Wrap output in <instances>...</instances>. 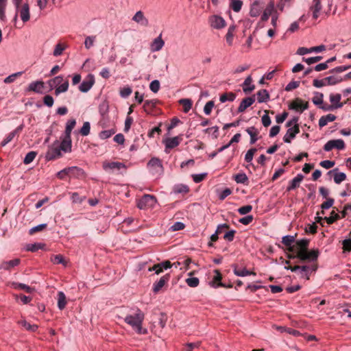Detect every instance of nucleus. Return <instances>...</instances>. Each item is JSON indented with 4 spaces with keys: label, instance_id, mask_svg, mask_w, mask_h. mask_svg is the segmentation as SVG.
I'll use <instances>...</instances> for the list:
<instances>
[{
    "label": "nucleus",
    "instance_id": "obj_1",
    "mask_svg": "<svg viewBox=\"0 0 351 351\" xmlns=\"http://www.w3.org/2000/svg\"><path fill=\"white\" fill-rule=\"evenodd\" d=\"M15 7V15L12 22L16 27L18 26V17L19 16L23 23L29 21L30 19L29 5L27 3H23V0H12Z\"/></svg>",
    "mask_w": 351,
    "mask_h": 351
},
{
    "label": "nucleus",
    "instance_id": "obj_2",
    "mask_svg": "<svg viewBox=\"0 0 351 351\" xmlns=\"http://www.w3.org/2000/svg\"><path fill=\"white\" fill-rule=\"evenodd\" d=\"M143 319V313L140 309H137L134 315H127L125 317L124 321L125 323L131 326L132 328L138 334H142L145 332V330L143 331L142 328V323Z\"/></svg>",
    "mask_w": 351,
    "mask_h": 351
},
{
    "label": "nucleus",
    "instance_id": "obj_3",
    "mask_svg": "<svg viewBox=\"0 0 351 351\" xmlns=\"http://www.w3.org/2000/svg\"><path fill=\"white\" fill-rule=\"evenodd\" d=\"M157 203L156 197L152 195H145L138 202L137 206L140 209L154 208Z\"/></svg>",
    "mask_w": 351,
    "mask_h": 351
},
{
    "label": "nucleus",
    "instance_id": "obj_4",
    "mask_svg": "<svg viewBox=\"0 0 351 351\" xmlns=\"http://www.w3.org/2000/svg\"><path fill=\"white\" fill-rule=\"evenodd\" d=\"M62 150L59 146V141H54L51 145L49 146L48 150L45 154L47 160H52L62 156Z\"/></svg>",
    "mask_w": 351,
    "mask_h": 351
},
{
    "label": "nucleus",
    "instance_id": "obj_5",
    "mask_svg": "<svg viewBox=\"0 0 351 351\" xmlns=\"http://www.w3.org/2000/svg\"><path fill=\"white\" fill-rule=\"evenodd\" d=\"M147 167L153 175L160 176L164 171L161 160L158 158H152L148 162Z\"/></svg>",
    "mask_w": 351,
    "mask_h": 351
},
{
    "label": "nucleus",
    "instance_id": "obj_6",
    "mask_svg": "<svg viewBox=\"0 0 351 351\" xmlns=\"http://www.w3.org/2000/svg\"><path fill=\"white\" fill-rule=\"evenodd\" d=\"M319 256L318 250H312L311 251L300 250L297 252V254L294 256L300 258L301 261L308 260L310 261H314L317 260Z\"/></svg>",
    "mask_w": 351,
    "mask_h": 351
},
{
    "label": "nucleus",
    "instance_id": "obj_7",
    "mask_svg": "<svg viewBox=\"0 0 351 351\" xmlns=\"http://www.w3.org/2000/svg\"><path fill=\"white\" fill-rule=\"evenodd\" d=\"M104 170L108 173H112L114 171L125 170L127 167L123 162L104 161L102 165Z\"/></svg>",
    "mask_w": 351,
    "mask_h": 351
},
{
    "label": "nucleus",
    "instance_id": "obj_8",
    "mask_svg": "<svg viewBox=\"0 0 351 351\" xmlns=\"http://www.w3.org/2000/svg\"><path fill=\"white\" fill-rule=\"evenodd\" d=\"M317 267L314 265H303L299 266V269H298L297 272L298 273L300 278L308 280L310 278L311 274L313 271H315Z\"/></svg>",
    "mask_w": 351,
    "mask_h": 351
},
{
    "label": "nucleus",
    "instance_id": "obj_9",
    "mask_svg": "<svg viewBox=\"0 0 351 351\" xmlns=\"http://www.w3.org/2000/svg\"><path fill=\"white\" fill-rule=\"evenodd\" d=\"M334 148L339 150L343 149L345 148L344 141L342 139L330 140L328 141L324 146V149L326 152H329Z\"/></svg>",
    "mask_w": 351,
    "mask_h": 351
},
{
    "label": "nucleus",
    "instance_id": "obj_10",
    "mask_svg": "<svg viewBox=\"0 0 351 351\" xmlns=\"http://www.w3.org/2000/svg\"><path fill=\"white\" fill-rule=\"evenodd\" d=\"M289 108L291 110L302 112L308 108V104L307 101H303L301 99L297 98L289 104Z\"/></svg>",
    "mask_w": 351,
    "mask_h": 351
},
{
    "label": "nucleus",
    "instance_id": "obj_11",
    "mask_svg": "<svg viewBox=\"0 0 351 351\" xmlns=\"http://www.w3.org/2000/svg\"><path fill=\"white\" fill-rule=\"evenodd\" d=\"M95 77L89 74L79 86V90L82 93H87L94 85Z\"/></svg>",
    "mask_w": 351,
    "mask_h": 351
},
{
    "label": "nucleus",
    "instance_id": "obj_12",
    "mask_svg": "<svg viewBox=\"0 0 351 351\" xmlns=\"http://www.w3.org/2000/svg\"><path fill=\"white\" fill-rule=\"evenodd\" d=\"M182 141L180 136H175L173 138H167L163 140L162 143L165 145V152L169 153V150L173 149L178 146Z\"/></svg>",
    "mask_w": 351,
    "mask_h": 351
},
{
    "label": "nucleus",
    "instance_id": "obj_13",
    "mask_svg": "<svg viewBox=\"0 0 351 351\" xmlns=\"http://www.w3.org/2000/svg\"><path fill=\"white\" fill-rule=\"evenodd\" d=\"M132 20L142 27H147L149 25L148 19L141 10L137 11L132 16Z\"/></svg>",
    "mask_w": 351,
    "mask_h": 351
},
{
    "label": "nucleus",
    "instance_id": "obj_14",
    "mask_svg": "<svg viewBox=\"0 0 351 351\" xmlns=\"http://www.w3.org/2000/svg\"><path fill=\"white\" fill-rule=\"evenodd\" d=\"M326 49V46L324 45H321L316 47H313L310 48H306V47H300L298 49L297 54L300 56H304L307 53H310L312 52H322Z\"/></svg>",
    "mask_w": 351,
    "mask_h": 351
},
{
    "label": "nucleus",
    "instance_id": "obj_15",
    "mask_svg": "<svg viewBox=\"0 0 351 351\" xmlns=\"http://www.w3.org/2000/svg\"><path fill=\"white\" fill-rule=\"evenodd\" d=\"M341 95L339 93H331L329 95L330 102L335 109L341 108L347 103V101L341 102Z\"/></svg>",
    "mask_w": 351,
    "mask_h": 351
},
{
    "label": "nucleus",
    "instance_id": "obj_16",
    "mask_svg": "<svg viewBox=\"0 0 351 351\" xmlns=\"http://www.w3.org/2000/svg\"><path fill=\"white\" fill-rule=\"evenodd\" d=\"M299 132V126L289 128L283 137L284 142L286 143H290Z\"/></svg>",
    "mask_w": 351,
    "mask_h": 351
},
{
    "label": "nucleus",
    "instance_id": "obj_17",
    "mask_svg": "<svg viewBox=\"0 0 351 351\" xmlns=\"http://www.w3.org/2000/svg\"><path fill=\"white\" fill-rule=\"evenodd\" d=\"M165 45V42L162 38L161 34L159 35L157 38L154 39V40L150 44V50L152 52H156L162 49Z\"/></svg>",
    "mask_w": 351,
    "mask_h": 351
},
{
    "label": "nucleus",
    "instance_id": "obj_18",
    "mask_svg": "<svg viewBox=\"0 0 351 351\" xmlns=\"http://www.w3.org/2000/svg\"><path fill=\"white\" fill-rule=\"evenodd\" d=\"M210 25L215 29H221L225 27L226 21L225 20L219 16H213L210 19Z\"/></svg>",
    "mask_w": 351,
    "mask_h": 351
},
{
    "label": "nucleus",
    "instance_id": "obj_19",
    "mask_svg": "<svg viewBox=\"0 0 351 351\" xmlns=\"http://www.w3.org/2000/svg\"><path fill=\"white\" fill-rule=\"evenodd\" d=\"M59 146L62 152L68 153L71 152V136H64L61 143L59 142Z\"/></svg>",
    "mask_w": 351,
    "mask_h": 351
},
{
    "label": "nucleus",
    "instance_id": "obj_20",
    "mask_svg": "<svg viewBox=\"0 0 351 351\" xmlns=\"http://www.w3.org/2000/svg\"><path fill=\"white\" fill-rule=\"evenodd\" d=\"M275 12V6L274 1H270L267 7L265 8L263 13L261 16L262 21H267L270 16H272Z\"/></svg>",
    "mask_w": 351,
    "mask_h": 351
},
{
    "label": "nucleus",
    "instance_id": "obj_21",
    "mask_svg": "<svg viewBox=\"0 0 351 351\" xmlns=\"http://www.w3.org/2000/svg\"><path fill=\"white\" fill-rule=\"evenodd\" d=\"M263 9V6L259 1H254L250 7V15L252 17H256L260 15L261 10Z\"/></svg>",
    "mask_w": 351,
    "mask_h": 351
},
{
    "label": "nucleus",
    "instance_id": "obj_22",
    "mask_svg": "<svg viewBox=\"0 0 351 351\" xmlns=\"http://www.w3.org/2000/svg\"><path fill=\"white\" fill-rule=\"evenodd\" d=\"M304 179V176L302 174H298L293 179H292L289 182V184L287 188V191H290L295 189L296 188L300 186V183Z\"/></svg>",
    "mask_w": 351,
    "mask_h": 351
},
{
    "label": "nucleus",
    "instance_id": "obj_23",
    "mask_svg": "<svg viewBox=\"0 0 351 351\" xmlns=\"http://www.w3.org/2000/svg\"><path fill=\"white\" fill-rule=\"evenodd\" d=\"M169 280V274H166V275L162 276L158 281L154 283L153 291L154 293H158Z\"/></svg>",
    "mask_w": 351,
    "mask_h": 351
},
{
    "label": "nucleus",
    "instance_id": "obj_24",
    "mask_svg": "<svg viewBox=\"0 0 351 351\" xmlns=\"http://www.w3.org/2000/svg\"><path fill=\"white\" fill-rule=\"evenodd\" d=\"M254 97H248L243 99L238 108V112H244L248 107L252 106L254 103Z\"/></svg>",
    "mask_w": 351,
    "mask_h": 351
},
{
    "label": "nucleus",
    "instance_id": "obj_25",
    "mask_svg": "<svg viewBox=\"0 0 351 351\" xmlns=\"http://www.w3.org/2000/svg\"><path fill=\"white\" fill-rule=\"evenodd\" d=\"M68 173H69V176L74 178H81L84 176V171L82 169L73 166L68 167Z\"/></svg>",
    "mask_w": 351,
    "mask_h": 351
},
{
    "label": "nucleus",
    "instance_id": "obj_26",
    "mask_svg": "<svg viewBox=\"0 0 351 351\" xmlns=\"http://www.w3.org/2000/svg\"><path fill=\"white\" fill-rule=\"evenodd\" d=\"M43 88L44 82L43 81H35L29 84L27 90L33 91L36 93H42Z\"/></svg>",
    "mask_w": 351,
    "mask_h": 351
},
{
    "label": "nucleus",
    "instance_id": "obj_27",
    "mask_svg": "<svg viewBox=\"0 0 351 351\" xmlns=\"http://www.w3.org/2000/svg\"><path fill=\"white\" fill-rule=\"evenodd\" d=\"M214 276L213 279L211 282H209V285L213 288H217L219 287H225V285L221 282V274L220 271L217 269L214 270Z\"/></svg>",
    "mask_w": 351,
    "mask_h": 351
},
{
    "label": "nucleus",
    "instance_id": "obj_28",
    "mask_svg": "<svg viewBox=\"0 0 351 351\" xmlns=\"http://www.w3.org/2000/svg\"><path fill=\"white\" fill-rule=\"evenodd\" d=\"M242 86L243 92L247 94L254 90L255 86L252 84V78L251 75H249L245 78Z\"/></svg>",
    "mask_w": 351,
    "mask_h": 351
},
{
    "label": "nucleus",
    "instance_id": "obj_29",
    "mask_svg": "<svg viewBox=\"0 0 351 351\" xmlns=\"http://www.w3.org/2000/svg\"><path fill=\"white\" fill-rule=\"evenodd\" d=\"M328 174L334 173V181L336 184H340L346 179V175L343 172H338L337 169L328 171Z\"/></svg>",
    "mask_w": 351,
    "mask_h": 351
},
{
    "label": "nucleus",
    "instance_id": "obj_30",
    "mask_svg": "<svg viewBox=\"0 0 351 351\" xmlns=\"http://www.w3.org/2000/svg\"><path fill=\"white\" fill-rule=\"evenodd\" d=\"M337 117L332 114H328L325 116H322L319 119V126L323 128L326 126L329 122L334 121L336 120Z\"/></svg>",
    "mask_w": 351,
    "mask_h": 351
},
{
    "label": "nucleus",
    "instance_id": "obj_31",
    "mask_svg": "<svg viewBox=\"0 0 351 351\" xmlns=\"http://www.w3.org/2000/svg\"><path fill=\"white\" fill-rule=\"evenodd\" d=\"M311 10L313 12V17L315 19H317L319 16V12L322 10V5L319 0H313L312 5L311 6Z\"/></svg>",
    "mask_w": 351,
    "mask_h": 351
},
{
    "label": "nucleus",
    "instance_id": "obj_32",
    "mask_svg": "<svg viewBox=\"0 0 351 351\" xmlns=\"http://www.w3.org/2000/svg\"><path fill=\"white\" fill-rule=\"evenodd\" d=\"M20 263V259L19 258H14L10 261H6L2 263L1 264V268L5 270H10L12 267H14L15 266H17Z\"/></svg>",
    "mask_w": 351,
    "mask_h": 351
},
{
    "label": "nucleus",
    "instance_id": "obj_33",
    "mask_svg": "<svg viewBox=\"0 0 351 351\" xmlns=\"http://www.w3.org/2000/svg\"><path fill=\"white\" fill-rule=\"evenodd\" d=\"M234 274L240 277H244L249 275H256V273L248 271L245 268H238L237 266H234Z\"/></svg>",
    "mask_w": 351,
    "mask_h": 351
},
{
    "label": "nucleus",
    "instance_id": "obj_34",
    "mask_svg": "<svg viewBox=\"0 0 351 351\" xmlns=\"http://www.w3.org/2000/svg\"><path fill=\"white\" fill-rule=\"evenodd\" d=\"M245 131L250 136V143H255L258 140L257 135L258 134V132L257 129L254 127H250L247 128Z\"/></svg>",
    "mask_w": 351,
    "mask_h": 351
},
{
    "label": "nucleus",
    "instance_id": "obj_35",
    "mask_svg": "<svg viewBox=\"0 0 351 351\" xmlns=\"http://www.w3.org/2000/svg\"><path fill=\"white\" fill-rule=\"evenodd\" d=\"M22 130V126H19L18 127L16 130H14V131L10 132L7 136L5 138V139L1 142V146H5L8 143H10L13 138L14 137L16 136V134Z\"/></svg>",
    "mask_w": 351,
    "mask_h": 351
},
{
    "label": "nucleus",
    "instance_id": "obj_36",
    "mask_svg": "<svg viewBox=\"0 0 351 351\" xmlns=\"http://www.w3.org/2000/svg\"><path fill=\"white\" fill-rule=\"evenodd\" d=\"M257 100L258 103L266 102L269 99V94L265 89H262L257 93Z\"/></svg>",
    "mask_w": 351,
    "mask_h": 351
},
{
    "label": "nucleus",
    "instance_id": "obj_37",
    "mask_svg": "<svg viewBox=\"0 0 351 351\" xmlns=\"http://www.w3.org/2000/svg\"><path fill=\"white\" fill-rule=\"evenodd\" d=\"M66 305V298L65 294L62 291L58 293V307L60 310H62Z\"/></svg>",
    "mask_w": 351,
    "mask_h": 351
},
{
    "label": "nucleus",
    "instance_id": "obj_38",
    "mask_svg": "<svg viewBox=\"0 0 351 351\" xmlns=\"http://www.w3.org/2000/svg\"><path fill=\"white\" fill-rule=\"evenodd\" d=\"M235 26L230 25L228 27L227 34L226 35V40L228 45L232 46L233 44V38H234V32L235 31Z\"/></svg>",
    "mask_w": 351,
    "mask_h": 351
},
{
    "label": "nucleus",
    "instance_id": "obj_39",
    "mask_svg": "<svg viewBox=\"0 0 351 351\" xmlns=\"http://www.w3.org/2000/svg\"><path fill=\"white\" fill-rule=\"evenodd\" d=\"M7 5V0H0V20L2 23L7 21L5 15V9Z\"/></svg>",
    "mask_w": 351,
    "mask_h": 351
},
{
    "label": "nucleus",
    "instance_id": "obj_40",
    "mask_svg": "<svg viewBox=\"0 0 351 351\" xmlns=\"http://www.w3.org/2000/svg\"><path fill=\"white\" fill-rule=\"evenodd\" d=\"M236 99V95L232 92L226 93L222 94L219 97V101L221 103L226 101H233Z\"/></svg>",
    "mask_w": 351,
    "mask_h": 351
},
{
    "label": "nucleus",
    "instance_id": "obj_41",
    "mask_svg": "<svg viewBox=\"0 0 351 351\" xmlns=\"http://www.w3.org/2000/svg\"><path fill=\"white\" fill-rule=\"evenodd\" d=\"M67 45L64 43H58L54 48L53 55L56 57L62 54L63 51L66 49Z\"/></svg>",
    "mask_w": 351,
    "mask_h": 351
},
{
    "label": "nucleus",
    "instance_id": "obj_42",
    "mask_svg": "<svg viewBox=\"0 0 351 351\" xmlns=\"http://www.w3.org/2000/svg\"><path fill=\"white\" fill-rule=\"evenodd\" d=\"M69 81L67 80H65V81L61 84V85L58 86L55 89V94L56 95H59L61 93H65L68 90L69 88Z\"/></svg>",
    "mask_w": 351,
    "mask_h": 351
},
{
    "label": "nucleus",
    "instance_id": "obj_43",
    "mask_svg": "<svg viewBox=\"0 0 351 351\" xmlns=\"http://www.w3.org/2000/svg\"><path fill=\"white\" fill-rule=\"evenodd\" d=\"M327 86L335 85L342 81V78L338 76H328L325 77Z\"/></svg>",
    "mask_w": 351,
    "mask_h": 351
},
{
    "label": "nucleus",
    "instance_id": "obj_44",
    "mask_svg": "<svg viewBox=\"0 0 351 351\" xmlns=\"http://www.w3.org/2000/svg\"><path fill=\"white\" fill-rule=\"evenodd\" d=\"M76 124L75 119H70L66 122L65 128V136H71V131Z\"/></svg>",
    "mask_w": 351,
    "mask_h": 351
},
{
    "label": "nucleus",
    "instance_id": "obj_45",
    "mask_svg": "<svg viewBox=\"0 0 351 351\" xmlns=\"http://www.w3.org/2000/svg\"><path fill=\"white\" fill-rule=\"evenodd\" d=\"M96 36H88L85 38L84 47L86 49H90L95 45Z\"/></svg>",
    "mask_w": 351,
    "mask_h": 351
},
{
    "label": "nucleus",
    "instance_id": "obj_46",
    "mask_svg": "<svg viewBox=\"0 0 351 351\" xmlns=\"http://www.w3.org/2000/svg\"><path fill=\"white\" fill-rule=\"evenodd\" d=\"M179 103L183 106V111L186 113L188 112L192 107V101L189 99H181L179 101Z\"/></svg>",
    "mask_w": 351,
    "mask_h": 351
},
{
    "label": "nucleus",
    "instance_id": "obj_47",
    "mask_svg": "<svg viewBox=\"0 0 351 351\" xmlns=\"http://www.w3.org/2000/svg\"><path fill=\"white\" fill-rule=\"evenodd\" d=\"M19 324L23 326L27 330L34 332L37 330L38 326L35 324H30L26 320L23 319L19 322Z\"/></svg>",
    "mask_w": 351,
    "mask_h": 351
},
{
    "label": "nucleus",
    "instance_id": "obj_48",
    "mask_svg": "<svg viewBox=\"0 0 351 351\" xmlns=\"http://www.w3.org/2000/svg\"><path fill=\"white\" fill-rule=\"evenodd\" d=\"M308 240L307 239H301L297 241V247L295 252L300 250H307V245L308 244Z\"/></svg>",
    "mask_w": 351,
    "mask_h": 351
},
{
    "label": "nucleus",
    "instance_id": "obj_49",
    "mask_svg": "<svg viewBox=\"0 0 351 351\" xmlns=\"http://www.w3.org/2000/svg\"><path fill=\"white\" fill-rule=\"evenodd\" d=\"M234 178L235 182L239 184H245L248 180V178L245 173H238Z\"/></svg>",
    "mask_w": 351,
    "mask_h": 351
},
{
    "label": "nucleus",
    "instance_id": "obj_50",
    "mask_svg": "<svg viewBox=\"0 0 351 351\" xmlns=\"http://www.w3.org/2000/svg\"><path fill=\"white\" fill-rule=\"evenodd\" d=\"M323 97L324 95L322 93H315L314 97L312 99V101L315 106L319 107L324 103Z\"/></svg>",
    "mask_w": 351,
    "mask_h": 351
},
{
    "label": "nucleus",
    "instance_id": "obj_51",
    "mask_svg": "<svg viewBox=\"0 0 351 351\" xmlns=\"http://www.w3.org/2000/svg\"><path fill=\"white\" fill-rule=\"evenodd\" d=\"M12 286L14 289H23L27 293H32L33 291L32 287L23 283L14 282Z\"/></svg>",
    "mask_w": 351,
    "mask_h": 351
},
{
    "label": "nucleus",
    "instance_id": "obj_52",
    "mask_svg": "<svg viewBox=\"0 0 351 351\" xmlns=\"http://www.w3.org/2000/svg\"><path fill=\"white\" fill-rule=\"evenodd\" d=\"M37 153L36 152H28L24 158L23 162L25 165H29L35 159Z\"/></svg>",
    "mask_w": 351,
    "mask_h": 351
},
{
    "label": "nucleus",
    "instance_id": "obj_53",
    "mask_svg": "<svg viewBox=\"0 0 351 351\" xmlns=\"http://www.w3.org/2000/svg\"><path fill=\"white\" fill-rule=\"evenodd\" d=\"M243 5V2L241 0H232L230 7L235 12H239Z\"/></svg>",
    "mask_w": 351,
    "mask_h": 351
},
{
    "label": "nucleus",
    "instance_id": "obj_54",
    "mask_svg": "<svg viewBox=\"0 0 351 351\" xmlns=\"http://www.w3.org/2000/svg\"><path fill=\"white\" fill-rule=\"evenodd\" d=\"M22 74H23L22 71H19V72H16V73H12L11 75H10L9 76H8L7 77H5L3 80V82L5 84L12 83V82L15 81L16 77L21 76Z\"/></svg>",
    "mask_w": 351,
    "mask_h": 351
},
{
    "label": "nucleus",
    "instance_id": "obj_55",
    "mask_svg": "<svg viewBox=\"0 0 351 351\" xmlns=\"http://www.w3.org/2000/svg\"><path fill=\"white\" fill-rule=\"evenodd\" d=\"M189 187L184 184L176 185L173 189L176 193H186L189 192Z\"/></svg>",
    "mask_w": 351,
    "mask_h": 351
},
{
    "label": "nucleus",
    "instance_id": "obj_56",
    "mask_svg": "<svg viewBox=\"0 0 351 351\" xmlns=\"http://www.w3.org/2000/svg\"><path fill=\"white\" fill-rule=\"evenodd\" d=\"M186 282L190 287H197L199 285V280L197 277H191L186 279Z\"/></svg>",
    "mask_w": 351,
    "mask_h": 351
},
{
    "label": "nucleus",
    "instance_id": "obj_57",
    "mask_svg": "<svg viewBox=\"0 0 351 351\" xmlns=\"http://www.w3.org/2000/svg\"><path fill=\"white\" fill-rule=\"evenodd\" d=\"M65 80L64 79L63 76L58 75L53 78L50 83H51V86H54L56 88H57L58 86L61 85Z\"/></svg>",
    "mask_w": 351,
    "mask_h": 351
},
{
    "label": "nucleus",
    "instance_id": "obj_58",
    "mask_svg": "<svg viewBox=\"0 0 351 351\" xmlns=\"http://www.w3.org/2000/svg\"><path fill=\"white\" fill-rule=\"evenodd\" d=\"M90 123L88 121H86L84 123L82 127L80 129V134L84 136H87L90 133Z\"/></svg>",
    "mask_w": 351,
    "mask_h": 351
},
{
    "label": "nucleus",
    "instance_id": "obj_59",
    "mask_svg": "<svg viewBox=\"0 0 351 351\" xmlns=\"http://www.w3.org/2000/svg\"><path fill=\"white\" fill-rule=\"evenodd\" d=\"M295 241V237L291 235H286L282 237V243L290 247L291 244Z\"/></svg>",
    "mask_w": 351,
    "mask_h": 351
},
{
    "label": "nucleus",
    "instance_id": "obj_60",
    "mask_svg": "<svg viewBox=\"0 0 351 351\" xmlns=\"http://www.w3.org/2000/svg\"><path fill=\"white\" fill-rule=\"evenodd\" d=\"M114 133L115 131L114 130H104L99 133V136L101 139L104 140L110 138Z\"/></svg>",
    "mask_w": 351,
    "mask_h": 351
},
{
    "label": "nucleus",
    "instance_id": "obj_61",
    "mask_svg": "<svg viewBox=\"0 0 351 351\" xmlns=\"http://www.w3.org/2000/svg\"><path fill=\"white\" fill-rule=\"evenodd\" d=\"M256 148H252V149H249L245 155V160L247 162H251L252 160H253V157H254V155L256 153Z\"/></svg>",
    "mask_w": 351,
    "mask_h": 351
},
{
    "label": "nucleus",
    "instance_id": "obj_62",
    "mask_svg": "<svg viewBox=\"0 0 351 351\" xmlns=\"http://www.w3.org/2000/svg\"><path fill=\"white\" fill-rule=\"evenodd\" d=\"M132 92V90L130 86H125L120 90V95L123 98H127L131 95Z\"/></svg>",
    "mask_w": 351,
    "mask_h": 351
},
{
    "label": "nucleus",
    "instance_id": "obj_63",
    "mask_svg": "<svg viewBox=\"0 0 351 351\" xmlns=\"http://www.w3.org/2000/svg\"><path fill=\"white\" fill-rule=\"evenodd\" d=\"M215 106V104H214V101H208L204 107V112L206 114V115H209L210 113H211V111L213 108Z\"/></svg>",
    "mask_w": 351,
    "mask_h": 351
},
{
    "label": "nucleus",
    "instance_id": "obj_64",
    "mask_svg": "<svg viewBox=\"0 0 351 351\" xmlns=\"http://www.w3.org/2000/svg\"><path fill=\"white\" fill-rule=\"evenodd\" d=\"M149 88L150 90L154 93H158V91L160 89V82L158 80H153L150 84H149Z\"/></svg>",
    "mask_w": 351,
    "mask_h": 351
}]
</instances>
